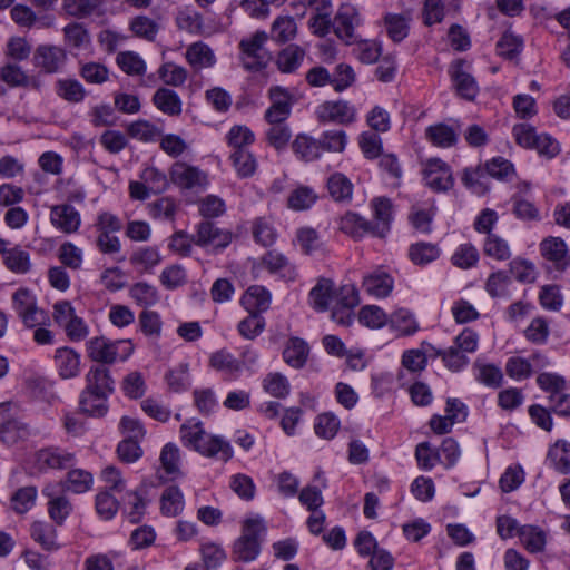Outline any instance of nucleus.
Instances as JSON below:
<instances>
[{"mask_svg": "<svg viewBox=\"0 0 570 570\" xmlns=\"http://www.w3.org/2000/svg\"><path fill=\"white\" fill-rule=\"evenodd\" d=\"M548 459L560 473L570 471V443L557 441L548 452Z\"/></svg>", "mask_w": 570, "mask_h": 570, "instance_id": "nucleus-45", "label": "nucleus"}, {"mask_svg": "<svg viewBox=\"0 0 570 570\" xmlns=\"http://www.w3.org/2000/svg\"><path fill=\"white\" fill-rule=\"evenodd\" d=\"M317 199L315 191L306 186L294 189L288 198L287 206L293 210L308 209Z\"/></svg>", "mask_w": 570, "mask_h": 570, "instance_id": "nucleus-51", "label": "nucleus"}, {"mask_svg": "<svg viewBox=\"0 0 570 570\" xmlns=\"http://www.w3.org/2000/svg\"><path fill=\"white\" fill-rule=\"evenodd\" d=\"M118 67L130 76H141L146 72V63L141 57L134 51H122L116 57Z\"/></svg>", "mask_w": 570, "mask_h": 570, "instance_id": "nucleus-47", "label": "nucleus"}, {"mask_svg": "<svg viewBox=\"0 0 570 570\" xmlns=\"http://www.w3.org/2000/svg\"><path fill=\"white\" fill-rule=\"evenodd\" d=\"M355 108L347 101H325L316 109L317 120L322 124L347 125L355 120Z\"/></svg>", "mask_w": 570, "mask_h": 570, "instance_id": "nucleus-7", "label": "nucleus"}, {"mask_svg": "<svg viewBox=\"0 0 570 570\" xmlns=\"http://www.w3.org/2000/svg\"><path fill=\"white\" fill-rule=\"evenodd\" d=\"M158 77L166 86L181 87L188 78V71L185 67L173 61H167L158 68Z\"/></svg>", "mask_w": 570, "mask_h": 570, "instance_id": "nucleus-37", "label": "nucleus"}, {"mask_svg": "<svg viewBox=\"0 0 570 570\" xmlns=\"http://www.w3.org/2000/svg\"><path fill=\"white\" fill-rule=\"evenodd\" d=\"M360 322L371 328H381L389 323L386 313L376 305L363 306L358 314Z\"/></svg>", "mask_w": 570, "mask_h": 570, "instance_id": "nucleus-56", "label": "nucleus"}, {"mask_svg": "<svg viewBox=\"0 0 570 570\" xmlns=\"http://www.w3.org/2000/svg\"><path fill=\"white\" fill-rule=\"evenodd\" d=\"M320 142L323 153H343L347 145V135L341 129L326 130L321 135Z\"/></svg>", "mask_w": 570, "mask_h": 570, "instance_id": "nucleus-50", "label": "nucleus"}, {"mask_svg": "<svg viewBox=\"0 0 570 570\" xmlns=\"http://www.w3.org/2000/svg\"><path fill=\"white\" fill-rule=\"evenodd\" d=\"M29 435V429L18 419H9L0 424V442L12 445Z\"/></svg>", "mask_w": 570, "mask_h": 570, "instance_id": "nucleus-39", "label": "nucleus"}, {"mask_svg": "<svg viewBox=\"0 0 570 570\" xmlns=\"http://www.w3.org/2000/svg\"><path fill=\"white\" fill-rule=\"evenodd\" d=\"M176 23L180 30H185L189 33H198L203 29V17L190 7H185L178 11Z\"/></svg>", "mask_w": 570, "mask_h": 570, "instance_id": "nucleus-49", "label": "nucleus"}, {"mask_svg": "<svg viewBox=\"0 0 570 570\" xmlns=\"http://www.w3.org/2000/svg\"><path fill=\"white\" fill-rule=\"evenodd\" d=\"M130 264L144 272H150L161 262V255L157 247L145 246L136 249L130 258Z\"/></svg>", "mask_w": 570, "mask_h": 570, "instance_id": "nucleus-35", "label": "nucleus"}, {"mask_svg": "<svg viewBox=\"0 0 570 570\" xmlns=\"http://www.w3.org/2000/svg\"><path fill=\"white\" fill-rule=\"evenodd\" d=\"M376 223L373 226V236L383 238L390 230L392 219V203L389 198L377 197L371 203Z\"/></svg>", "mask_w": 570, "mask_h": 570, "instance_id": "nucleus-19", "label": "nucleus"}, {"mask_svg": "<svg viewBox=\"0 0 570 570\" xmlns=\"http://www.w3.org/2000/svg\"><path fill=\"white\" fill-rule=\"evenodd\" d=\"M334 298V284L327 278L320 279L309 292L311 305L320 312L326 311Z\"/></svg>", "mask_w": 570, "mask_h": 570, "instance_id": "nucleus-28", "label": "nucleus"}, {"mask_svg": "<svg viewBox=\"0 0 570 570\" xmlns=\"http://www.w3.org/2000/svg\"><path fill=\"white\" fill-rule=\"evenodd\" d=\"M338 228L354 239H360L367 234L373 235L372 223L353 212H347L340 218Z\"/></svg>", "mask_w": 570, "mask_h": 570, "instance_id": "nucleus-21", "label": "nucleus"}, {"mask_svg": "<svg viewBox=\"0 0 570 570\" xmlns=\"http://www.w3.org/2000/svg\"><path fill=\"white\" fill-rule=\"evenodd\" d=\"M362 286L368 295L385 298L393 291L394 279L387 272L379 267L363 277Z\"/></svg>", "mask_w": 570, "mask_h": 570, "instance_id": "nucleus-13", "label": "nucleus"}, {"mask_svg": "<svg viewBox=\"0 0 570 570\" xmlns=\"http://www.w3.org/2000/svg\"><path fill=\"white\" fill-rule=\"evenodd\" d=\"M193 239L199 247L220 250L230 244L232 234L209 220H204L197 225Z\"/></svg>", "mask_w": 570, "mask_h": 570, "instance_id": "nucleus-5", "label": "nucleus"}, {"mask_svg": "<svg viewBox=\"0 0 570 570\" xmlns=\"http://www.w3.org/2000/svg\"><path fill=\"white\" fill-rule=\"evenodd\" d=\"M185 59L196 72L213 68L217 62L214 50L203 41L189 45L185 51Z\"/></svg>", "mask_w": 570, "mask_h": 570, "instance_id": "nucleus-15", "label": "nucleus"}, {"mask_svg": "<svg viewBox=\"0 0 570 570\" xmlns=\"http://www.w3.org/2000/svg\"><path fill=\"white\" fill-rule=\"evenodd\" d=\"M230 489L243 500L250 501L255 497L256 487L253 479L244 473L230 478Z\"/></svg>", "mask_w": 570, "mask_h": 570, "instance_id": "nucleus-60", "label": "nucleus"}, {"mask_svg": "<svg viewBox=\"0 0 570 570\" xmlns=\"http://www.w3.org/2000/svg\"><path fill=\"white\" fill-rule=\"evenodd\" d=\"M449 72L458 94L466 100H473L479 92V87L474 77L468 71V63L459 59L451 63Z\"/></svg>", "mask_w": 570, "mask_h": 570, "instance_id": "nucleus-11", "label": "nucleus"}, {"mask_svg": "<svg viewBox=\"0 0 570 570\" xmlns=\"http://www.w3.org/2000/svg\"><path fill=\"white\" fill-rule=\"evenodd\" d=\"M452 264L459 268H470L479 261V253L471 244H462L452 255Z\"/></svg>", "mask_w": 570, "mask_h": 570, "instance_id": "nucleus-64", "label": "nucleus"}, {"mask_svg": "<svg viewBox=\"0 0 570 570\" xmlns=\"http://www.w3.org/2000/svg\"><path fill=\"white\" fill-rule=\"evenodd\" d=\"M92 475L82 469L70 470L67 474L66 488L75 493H85L92 487Z\"/></svg>", "mask_w": 570, "mask_h": 570, "instance_id": "nucleus-54", "label": "nucleus"}, {"mask_svg": "<svg viewBox=\"0 0 570 570\" xmlns=\"http://www.w3.org/2000/svg\"><path fill=\"white\" fill-rule=\"evenodd\" d=\"M240 302L248 312L261 314L269 307L271 295L263 286L253 285L245 292Z\"/></svg>", "mask_w": 570, "mask_h": 570, "instance_id": "nucleus-30", "label": "nucleus"}, {"mask_svg": "<svg viewBox=\"0 0 570 570\" xmlns=\"http://www.w3.org/2000/svg\"><path fill=\"white\" fill-rule=\"evenodd\" d=\"M76 463V455L62 448L49 446L36 454V464L40 471L63 470Z\"/></svg>", "mask_w": 570, "mask_h": 570, "instance_id": "nucleus-8", "label": "nucleus"}, {"mask_svg": "<svg viewBox=\"0 0 570 570\" xmlns=\"http://www.w3.org/2000/svg\"><path fill=\"white\" fill-rule=\"evenodd\" d=\"M327 189L335 202H350L353 195V184L342 173H335L327 179Z\"/></svg>", "mask_w": 570, "mask_h": 570, "instance_id": "nucleus-36", "label": "nucleus"}, {"mask_svg": "<svg viewBox=\"0 0 570 570\" xmlns=\"http://www.w3.org/2000/svg\"><path fill=\"white\" fill-rule=\"evenodd\" d=\"M304 58L305 51L301 47L289 45L278 52L276 65L281 72L292 73L299 68Z\"/></svg>", "mask_w": 570, "mask_h": 570, "instance_id": "nucleus-31", "label": "nucleus"}, {"mask_svg": "<svg viewBox=\"0 0 570 570\" xmlns=\"http://www.w3.org/2000/svg\"><path fill=\"white\" fill-rule=\"evenodd\" d=\"M153 102L158 110L168 116H179L183 110L179 95L169 88L157 89L153 96Z\"/></svg>", "mask_w": 570, "mask_h": 570, "instance_id": "nucleus-24", "label": "nucleus"}, {"mask_svg": "<svg viewBox=\"0 0 570 570\" xmlns=\"http://www.w3.org/2000/svg\"><path fill=\"white\" fill-rule=\"evenodd\" d=\"M59 487L60 484H47L42 490L43 495L48 498V514L56 525H62L72 512L71 502L58 492Z\"/></svg>", "mask_w": 570, "mask_h": 570, "instance_id": "nucleus-9", "label": "nucleus"}, {"mask_svg": "<svg viewBox=\"0 0 570 570\" xmlns=\"http://www.w3.org/2000/svg\"><path fill=\"white\" fill-rule=\"evenodd\" d=\"M66 51L53 45H41L33 53V63L47 73L58 72L66 63Z\"/></svg>", "mask_w": 570, "mask_h": 570, "instance_id": "nucleus-12", "label": "nucleus"}, {"mask_svg": "<svg viewBox=\"0 0 570 570\" xmlns=\"http://www.w3.org/2000/svg\"><path fill=\"white\" fill-rule=\"evenodd\" d=\"M130 30L139 38L154 41L158 33L159 26L151 18L138 16L131 20Z\"/></svg>", "mask_w": 570, "mask_h": 570, "instance_id": "nucleus-58", "label": "nucleus"}, {"mask_svg": "<svg viewBox=\"0 0 570 570\" xmlns=\"http://www.w3.org/2000/svg\"><path fill=\"white\" fill-rule=\"evenodd\" d=\"M262 384L264 391L276 399H285L291 392V384L287 377L279 372L266 374Z\"/></svg>", "mask_w": 570, "mask_h": 570, "instance_id": "nucleus-42", "label": "nucleus"}, {"mask_svg": "<svg viewBox=\"0 0 570 570\" xmlns=\"http://www.w3.org/2000/svg\"><path fill=\"white\" fill-rule=\"evenodd\" d=\"M58 258L63 266L77 271L83 262V253L81 248L71 242H65L58 249Z\"/></svg>", "mask_w": 570, "mask_h": 570, "instance_id": "nucleus-52", "label": "nucleus"}, {"mask_svg": "<svg viewBox=\"0 0 570 570\" xmlns=\"http://www.w3.org/2000/svg\"><path fill=\"white\" fill-rule=\"evenodd\" d=\"M518 535L529 552L537 553L544 549L546 534L539 528L532 525H523L519 528Z\"/></svg>", "mask_w": 570, "mask_h": 570, "instance_id": "nucleus-43", "label": "nucleus"}, {"mask_svg": "<svg viewBox=\"0 0 570 570\" xmlns=\"http://www.w3.org/2000/svg\"><path fill=\"white\" fill-rule=\"evenodd\" d=\"M108 397L105 393H97L85 389L80 394L79 407L81 412L102 417L108 412Z\"/></svg>", "mask_w": 570, "mask_h": 570, "instance_id": "nucleus-23", "label": "nucleus"}, {"mask_svg": "<svg viewBox=\"0 0 570 570\" xmlns=\"http://www.w3.org/2000/svg\"><path fill=\"white\" fill-rule=\"evenodd\" d=\"M57 525L48 521L38 520L30 525V537L37 542L45 551L55 552L61 548L57 537Z\"/></svg>", "mask_w": 570, "mask_h": 570, "instance_id": "nucleus-16", "label": "nucleus"}, {"mask_svg": "<svg viewBox=\"0 0 570 570\" xmlns=\"http://www.w3.org/2000/svg\"><path fill=\"white\" fill-rule=\"evenodd\" d=\"M129 296L141 307H150L158 303L159 294L155 286L146 283L138 282L130 286Z\"/></svg>", "mask_w": 570, "mask_h": 570, "instance_id": "nucleus-40", "label": "nucleus"}, {"mask_svg": "<svg viewBox=\"0 0 570 570\" xmlns=\"http://www.w3.org/2000/svg\"><path fill=\"white\" fill-rule=\"evenodd\" d=\"M440 256V249L431 243H417L411 246L410 257L414 264L425 265Z\"/></svg>", "mask_w": 570, "mask_h": 570, "instance_id": "nucleus-57", "label": "nucleus"}, {"mask_svg": "<svg viewBox=\"0 0 570 570\" xmlns=\"http://www.w3.org/2000/svg\"><path fill=\"white\" fill-rule=\"evenodd\" d=\"M362 22L360 12L352 6H342L335 17V32L345 40L351 41L354 37V30Z\"/></svg>", "mask_w": 570, "mask_h": 570, "instance_id": "nucleus-17", "label": "nucleus"}, {"mask_svg": "<svg viewBox=\"0 0 570 570\" xmlns=\"http://www.w3.org/2000/svg\"><path fill=\"white\" fill-rule=\"evenodd\" d=\"M308 355L309 346L303 338L296 336L288 338L283 351V360L287 365L296 370L302 368Z\"/></svg>", "mask_w": 570, "mask_h": 570, "instance_id": "nucleus-20", "label": "nucleus"}, {"mask_svg": "<svg viewBox=\"0 0 570 570\" xmlns=\"http://www.w3.org/2000/svg\"><path fill=\"white\" fill-rule=\"evenodd\" d=\"M226 138L228 145L235 150L247 148V146L252 145L255 140L253 131L248 127L242 125L233 126L229 129Z\"/></svg>", "mask_w": 570, "mask_h": 570, "instance_id": "nucleus-61", "label": "nucleus"}, {"mask_svg": "<svg viewBox=\"0 0 570 570\" xmlns=\"http://www.w3.org/2000/svg\"><path fill=\"white\" fill-rule=\"evenodd\" d=\"M146 494L147 490L145 487L126 493L124 498L125 511L131 522L140 521L144 515L147 504Z\"/></svg>", "mask_w": 570, "mask_h": 570, "instance_id": "nucleus-34", "label": "nucleus"}, {"mask_svg": "<svg viewBox=\"0 0 570 570\" xmlns=\"http://www.w3.org/2000/svg\"><path fill=\"white\" fill-rule=\"evenodd\" d=\"M159 460L161 468L168 475L175 476L179 474L180 454L179 449L176 444H165L160 452Z\"/></svg>", "mask_w": 570, "mask_h": 570, "instance_id": "nucleus-59", "label": "nucleus"}, {"mask_svg": "<svg viewBox=\"0 0 570 570\" xmlns=\"http://www.w3.org/2000/svg\"><path fill=\"white\" fill-rule=\"evenodd\" d=\"M248 316L238 323V333L246 340L256 338L265 328V320L259 314L248 312Z\"/></svg>", "mask_w": 570, "mask_h": 570, "instance_id": "nucleus-55", "label": "nucleus"}, {"mask_svg": "<svg viewBox=\"0 0 570 570\" xmlns=\"http://www.w3.org/2000/svg\"><path fill=\"white\" fill-rule=\"evenodd\" d=\"M88 356L98 363L112 364L126 361L134 352L130 340L110 341L106 337H94L87 343Z\"/></svg>", "mask_w": 570, "mask_h": 570, "instance_id": "nucleus-3", "label": "nucleus"}, {"mask_svg": "<svg viewBox=\"0 0 570 570\" xmlns=\"http://www.w3.org/2000/svg\"><path fill=\"white\" fill-rule=\"evenodd\" d=\"M540 250L544 258L553 262L558 267H564L568 264L567 245L559 237H549L541 242Z\"/></svg>", "mask_w": 570, "mask_h": 570, "instance_id": "nucleus-32", "label": "nucleus"}, {"mask_svg": "<svg viewBox=\"0 0 570 570\" xmlns=\"http://www.w3.org/2000/svg\"><path fill=\"white\" fill-rule=\"evenodd\" d=\"M115 381L111 377L109 368L102 365L91 366L86 374V387L89 391L105 393L110 396L114 393Z\"/></svg>", "mask_w": 570, "mask_h": 570, "instance_id": "nucleus-18", "label": "nucleus"}, {"mask_svg": "<svg viewBox=\"0 0 570 570\" xmlns=\"http://www.w3.org/2000/svg\"><path fill=\"white\" fill-rule=\"evenodd\" d=\"M294 154L304 161H314L321 158L323 150L320 139L306 134H299L292 142Z\"/></svg>", "mask_w": 570, "mask_h": 570, "instance_id": "nucleus-25", "label": "nucleus"}, {"mask_svg": "<svg viewBox=\"0 0 570 570\" xmlns=\"http://www.w3.org/2000/svg\"><path fill=\"white\" fill-rule=\"evenodd\" d=\"M170 179L176 186L184 189L205 188L208 184L205 171L184 161H177L171 166Z\"/></svg>", "mask_w": 570, "mask_h": 570, "instance_id": "nucleus-6", "label": "nucleus"}, {"mask_svg": "<svg viewBox=\"0 0 570 570\" xmlns=\"http://www.w3.org/2000/svg\"><path fill=\"white\" fill-rule=\"evenodd\" d=\"M297 26L292 17H278L271 30V36L278 42H287L296 36Z\"/></svg>", "mask_w": 570, "mask_h": 570, "instance_id": "nucleus-53", "label": "nucleus"}, {"mask_svg": "<svg viewBox=\"0 0 570 570\" xmlns=\"http://www.w3.org/2000/svg\"><path fill=\"white\" fill-rule=\"evenodd\" d=\"M183 445L203 456L228 462L234 454L230 443L219 435L208 433L200 421L189 420L179 429Z\"/></svg>", "mask_w": 570, "mask_h": 570, "instance_id": "nucleus-1", "label": "nucleus"}, {"mask_svg": "<svg viewBox=\"0 0 570 570\" xmlns=\"http://www.w3.org/2000/svg\"><path fill=\"white\" fill-rule=\"evenodd\" d=\"M55 363L62 379L75 377L80 372V356L69 347L56 351Z\"/></svg>", "mask_w": 570, "mask_h": 570, "instance_id": "nucleus-26", "label": "nucleus"}, {"mask_svg": "<svg viewBox=\"0 0 570 570\" xmlns=\"http://www.w3.org/2000/svg\"><path fill=\"white\" fill-rule=\"evenodd\" d=\"M161 511L168 517L179 514L184 509V497L177 487L167 488L161 494Z\"/></svg>", "mask_w": 570, "mask_h": 570, "instance_id": "nucleus-48", "label": "nucleus"}, {"mask_svg": "<svg viewBox=\"0 0 570 570\" xmlns=\"http://www.w3.org/2000/svg\"><path fill=\"white\" fill-rule=\"evenodd\" d=\"M209 365L232 379H237L243 370V363L229 351L223 348L210 355Z\"/></svg>", "mask_w": 570, "mask_h": 570, "instance_id": "nucleus-22", "label": "nucleus"}, {"mask_svg": "<svg viewBox=\"0 0 570 570\" xmlns=\"http://www.w3.org/2000/svg\"><path fill=\"white\" fill-rule=\"evenodd\" d=\"M266 532V525L261 517L247 518L243 522L242 534L234 542L233 558L235 561L250 562L261 552V540Z\"/></svg>", "mask_w": 570, "mask_h": 570, "instance_id": "nucleus-2", "label": "nucleus"}, {"mask_svg": "<svg viewBox=\"0 0 570 570\" xmlns=\"http://www.w3.org/2000/svg\"><path fill=\"white\" fill-rule=\"evenodd\" d=\"M50 222L65 234L76 233L81 224L80 214L68 204L55 205L50 210Z\"/></svg>", "mask_w": 570, "mask_h": 570, "instance_id": "nucleus-14", "label": "nucleus"}, {"mask_svg": "<svg viewBox=\"0 0 570 570\" xmlns=\"http://www.w3.org/2000/svg\"><path fill=\"white\" fill-rule=\"evenodd\" d=\"M2 257L4 266L14 274H27L31 269L30 254L21 246L6 247Z\"/></svg>", "mask_w": 570, "mask_h": 570, "instance_id": "nucleus-27", "label": "nucleus"}, {"mask_svg": "<svg viewBox=\"0 0 570 570\" xmlns=\"http://www.w3.org/2000/svg\"><path fill=\"white\" fill-rule=\"evenodd\" d=\"M484 253L497 261H505L511 256L508 243L494 234L488 235L484 243Z\"/></svg>", "mask_w": 570, "mask_h": 570, "instance_id": "nucleus-62", "label": "nucleus"}, {"mask_svg": "<svg viewBox=\"0 0 570 570\" xmlns=\"http://www.w3.org/2000/svg\"><path fill=\"white\" fill-rule=\"evenodd\" d=\"M95 508L99 518L108 521L117 514L119 502L114 493L108 490H100L96 495Z\"/></svg>", "mask_w": 570, "mask_h": 570, "instance_id": "nucleus-46", "label": "nucleus"}, {"mask_svg": "<svg viewBox=\"0 0 570 570\" xmlns=\"http://www.w3.org/2000/svg\"><path fill=\"white\" fill-rule=\"evenodd\" d=\"M356 58L366 65L376 62L382 55L381 45L374 40L360 41L354 48Z\"/></svg>", "mask_w": 570, "mask_h": 570, "instance_id": "nucleus-63", "label": "nucleus"}, {"mask_svg": "<svg viewBox=\"0 0 570 570\" xmlns=\"http://www.w3.org/2000/svg\"><path fill=\"white\" fill-rule=\"evenodd\" d=\"M411 17L409 13H387L384 18L387 35L394 42H401L407 37Z\"/></svg>", "mask_w": 570, "mask_h": 570, "instance_id": "nucleus-33", "label": "nucleus"}, {"mask_svg": "<svg viewBox=\"0 0 570 570\" xmlns=\"http://www.w3.org/2000/svg\"><path fill=\"white\" fill-rule=\"evenodd\" d=\"M267 39L268 35L265 31H256L239 41V59L246 70L259 71L267 66L271 60V55L265 48Z\"/></svg>", "mask_w": 570, "mask_h": 570, "instance_id": "nucleus-4", "label": "nucleus"}, {"mask_svg": "<svg viewBox=\"0 0 570 570\" xmlns=\"http://www.w3.org/2000/svg\"><path fill=\"white\" fill-rule=\"evenodd\" d=\"M56 92L63 100L71 104H79L86 97V89L76 79H58L56 81Z\"/></svg>", "mask_w": 570, "mask_h": 570, "instance_id": "nucleus-38", "label": "nucleus"}, {"mask_svg": "<svg viewBox=\"0 0 570 570\" xmlns=\"http://www.w3.org/2000/svg\"><path fill=\"white\" fill-rule=\"evenodd\" d=\"M425 184L435 191H445L453 186V177L446 163L439 158L426 161L424 168Z\"/></svg>", "mask_w": 570, "mask_h": 570, "instance_id": "nucleus-10", "label": "nucleus"}, {"mask_svg": "<svg viewBox=\"0 0 570 570\" xmlns=\"http://www.w3.org/2000/svg\"><path fill=\"white\" fill-rule=\"evenodd\" d=\"M389 324L402 336L412 335L419 330L417 322L413 314L405 308L395 311L389 317Z\"/></svg>", "mask_w": 570, "mask_h": 570, "instance_id": "nucleus-41", "label": "nucleus"}, {"mask_svg": "<svg viewBox=\"0 0 570 570\" xmlns=\"http://www.w3.org/2000/svg\"><path fill=\"white\" fill-rule=\"evenodd\" d=\"M425 137L433 146L440 148H450L458 141L456 130L442 122L429 126L425 130Z\"/></svg>", "mask_w": 570, "mask_h": 570, "instance_id": "nucleus-29", "label": "nucleus"}, {"mask_svg": "<svg viewBox=\"0 0 570 570\" xmlns=\"http://www.w3.org/2000/svg\"><path fill=\"white\" fill-rule=\"evenodd\" d=\"M230 160L237 173L242 178H247L254 175L257 168V161L252 153L247 148H240L234 150L230 155Z\"/></svg>", "mask_w": 570, "mask_h": 570, "instance_id": "nucleus-44", "label": "nucleus"}]
</instances>
